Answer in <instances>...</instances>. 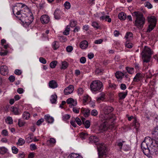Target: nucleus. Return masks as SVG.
Returning <instances> with one entry per match:
<instances>
[{
  "mask_svg": "<svg viewBox=\"0 0 158 158\" xmlns=\"http://www.w3.org/2000/svg\"><path fill=\"white\" fill-rule=\"evenodd\" d=\"M152 137L155 139L154 141L155 145L153 143L150 145V152L149 157H151L150 155H156L158 154V126H156L152 132Z\"/></svg>",
  "mask_w": 158,
  "mask_h": 158,
  "instance_id": "f257e3e1",
  "label": "nucleus"
},
{
  "mask_svg": "<svg viewBox=\"0 0 158 158\" xmlns=\"http://www.w3.org/2000/svg\"><path fill=\"white\" fill-rule=\"evenodd\" d=\"M132 15L135 18L134 23V25L139 29H142L145 22V19L143 14L140 11H134L132 13Z\"/></svg>",
  "mask_w": 158,
  "mask_h": 158,
  "instance_id": "f03ea898",
  "label": "nucleus"
},
{
  "mask_svg": "<svg viewBox=\"0 0 158 158\" xmlns=\"http://www.w3.org/2000/svg\"><path fill=\"white\" fill-rule=\"evenodd\" d=\"M153 143V140L149 137L144 140L141 143V148L144 153L148 156H149L150 152V145Z\"/></svg>",
  "mask_w": 158,
  "mask_h": 158,
  "instance_id": "7ed1b4c3",
  "label": "nucleus"
},
{
  "mask_svg": "<svg viewBox=\"0 0 158 158\" xmlns=\"http://www.w3.org/2000/svg\"><path fill=\"white\" fill-rule=\"evenodd\" d=\"M113 116V115H109L105 119V120L103 123L101 124L99 128V130L101 132H103L106 130L109 126L112 125V123L114 119Z\"/></svg>",
  "mask_w": 158,
  "mask_h": 158,
  "instance_id": "20e7f679",
  "label": "nucleus"
},
{
  "mask_svg": "<svg viewBox=\"0 0 158 158\" xmlns=\"http://www.w3.org/2000/svg\"><path fill=\"white\" fill-rule=\"evenodd\" d=\"M152 54V52L151 49L147 46H145L141 53L143 62L146 63L149 62Z\"/></svg>",
  "mask_w": 158,
  "mask_h": 158,
  "instance_id": "39448f33",
  "label": "nucleus"
},
{
  "mask_svg": "<svg viewBox=\"0 0 158 158\" xmlns=\"http://www.w3.org/2000/svg\"><path fill=\"white\" fill-rule=\"evenodd\" d=\"M102 82L99 80H95L92 82L90 87L91 89L93 91L101 92L103 89Z\"/></svg>",
  "mask_w": 158,
  "mask_h": 158,
  "instance_id": "423d86ee",
  "label": "nucleus"
},
{
  "mask_svg": "<svg viewBox=\"0 0 158 158\" xmlns=\"http://www.w3.org/2000/svg\"><path fill=\"white\" fill-rule=\"evenodd\" d=\"M148 22V26L147 28V32L149 33L152 31L156 26L157 19L154 16H148L147 17Z\"/></svg>",
  "mask_w": 158,
  "mask_h": 158,
  "instance_id": "0eeeda50",
  "label": "nucleus"
},
{
  "mask_svg": "<svg viewBox=\"0 0 158 158\" xmlns=\"http://www.w3.org/2000/svg\"><path fill=\"white\" fill-rule=\"evenodd\" d=\"M99 158H102L104 155H106L107 151L106 144L101 143L97 146Z\"/></svg>",
  "mask_w": 158,
  "mask_h": 158,
  "instance_id": "6e6552de",
  "label": "nucleus"
},
{
  "mask_svg": "<svg viewBox=\"0 0 158 158\" xmlns=\"http://www.w3.org/2000/svg\"><path fill=\"white\" fill-rule=\"evenodd\" d=\"M20 3H17L16 5L13 6L12 8L13 12L14 15H15V13H16V15H19V16H21L22 15V13H24L23 10H20Z\"/></svg>",
  "mask_w": 158,
  "mask_h": 158,
  "instance_id": "1a4fd4ad",
  "label": "nucleus"
},
{
  "mask_svg": "<svg viewBox=\"0 0 158 158\" xmlns=\"http://www.w3.org/2000/svg\"><path fill=\"white\" fill-rule=\"evenodd\" d=\"M22 14L23 15V17H26V16L28 17L29 21H30V23H32V22L33 20L34 17L33 14L30 10L27 12L26 13H22Z\"/></svg>",
  "mask_w": 158,
  "mask_h": 158,
  "instance_id": "9d476101",
  "label": "nucleus"
},
{
  "mask_svg": "<svg viewBox=\"0 0 158 158\" xmlns=\"http://www.w3.org/2000/svg\"><path fill=\"white\" fill-rule=\"evenodd\" d=\"M19 19L21 20L23 23L26 24L27 26H29L31 23H30V21H29V19L26 16V17H23V15L22 14V15L21 16H16Z\"/></svg>",
  "mask_w": 158,
  "mask_h": 158,
  "instance_id": "9b49d317",
  "label": "nucleus"
},
{
  "mask_svg": "<svg viewBox=\"0 0 158 158\" xmlns=\"http://www.w3.org/2000/svg\"><path fill=\"white\" fill-rule=\"evenodd\" d=\"M114 110V108L111 106H106L103 109V111L106 115H108Z\"/></svg>",
  "mask_w": 158,
  "mask_h": 158,
  "instance_id": "f8f14e48",
  "label": "nucleus"
},
{
  "mask_svg": "<svg viewBox=\"0 0 158 158\" xmlns=\"http://www.w3.org/2000/svg\"><path fill=\"white\" fill-rule=\"evenodd\" d=\"M74 90V87L70 85L66 88L64 90V92L65 95H68L72 93Z\"/></svg>",
  "mask_w": 158,
  "mask_h": 158,
  "instance_id": "ddd939ff",
  "label": "nucleus"
},
{
  "mask_svg": "<svg viewBox=\"0 0 158 158\" xmlns=\"http://www.w3.org/2000/svg\"><path fill=\"white\" fill-rule=\"evenodd\" d=\"M0 73L3 75H7L8 73L7 67L5 65L1 66L0 68Z\"/></svg>",
  "mask_w": 158,
  "mask_h": 158,
  "instance_id": "4468645a",
  "label": "nucleus"
},
{
  "mask_svg": "<svg viewBox=\"0 0 158 158\" xmlns=\"http://www.w3.org/2000/svg\"><path fill=\"white\" fill-rule=\"evenodd\" d=\"M40 20L42 23L47 24L48 23L49 21V18L47 15H44L41 16Z\"/></svg>",
  "mask_w": 158,
  "mask_h": 158,
  "instance_id": "2eb2a0df",
  "label": "nucleus"
},
{
  "mask_svg": "<svg viewBox=\"0 0 158 158\" xmlns=\"http://www.w3.org/2000/svg\"><path fill=\"white\" fill-rule=\"evenodd\" d=\"M66 102L68 104H70V107L71 108L73 106H76L77 104L76 101H75L74 100L71 98H68L66 101Z\"/></svg>",
  "mask_w": 158,
  "mask_h": 158,
  "instance_id": "dca6fc26",
  "label": "nucleus"
},
{
  "mask_svg": "<svg viewBox=\"0 0 158 158\" xmlns=\"http://www.w3.org/2000/svg\"><path fill=\"white\" fill-rule=\"evenodd\" d=\"M81 111L85 117H88L90 114V110L88 109L82 108Z\"/></svg>",
  "mask_w": 158,
  "mask_h": 158,
  "instance_id": "f3484780",
  "label": "nucleus"
},
{
  "mask_svg": "<svg viewBox=\"0 0 158 158\" xmlns=\"http://www.w3.org/2000/svg\"><path fill=\"white\" fill-rule=\"evenodd\" d=\"M48 84L49 87L51 88L55 89L58 87V85L56 82L54 80L50 81Z\"/></svg>",
  "mask_w": 158,
  "mask_h": 158,
  "instance_id": "a211bd4d",
  "label": "nucleus"
},
{
  "mask_svg": "<svg viewBox=\"0 0 158 158\" xmlns=\"http://www.w3.org/2000/svg\"><path fill=\"white\" fill-rule=\"evenodd\" d=\"M89 140L91 143H96L99 140L98 138L96 136L92 135L89 138Z\"/></svg>",
  "mask_w": 158,
  "mask_h": 158,
  "instance_id": "6ab92c4d",
  "label": "nucleus"
},
{
  "mask_svg": "<svg viewBox=\"0 0 158 158\" xmlns=\"http://www.w3.org/2000/svg\"><path fill=\"white\" fill-rule=\"evenodd\" d=\"M44 118L48 123H52L54 121L53 118L48 114L45 115Z\"/></svg>",
  "mask_w": 158,
  "mask_h": 158,
  "instance_id": "aec40b11",
  "label": "nucleus"
},
{
  "mask_svg": "<svg viewBox=\"0 0 158 158\" xmlns=\"http://www.w3.org/2000/svg\"><path fill=\"white\" fill-rule=\"evenodd\" d=\"M88 46V43L86 40H84L81 41L80 44V47L82 49L86 48Z\"/></svg>",
  "mask_w": 158,
  "mask_h": 158,
  "instance_id": "412c9836",
  "label": "nucleus"
},
{
  "mask_svg": "<svg viewBox=\"0 0 158 158\" xmlns=\"http://www.w3.org/2000/svg\"><path fill=\"white\" fill-rule=\"evenodd\" d=\"M142 77V74L141 73H137L133 79V81L135 82H139L140 80Z\"/></svg>",
  "mask_w": 158,
  "mask_h": 158,
  "instance_id": "4be33fe9",
  "label": "nucleus"
},
{
  "mask_svg": "<svg viewBox=\"0 0 158 158\" xmlns=\"http://www.w3.org/2000/svg\"><path fill=\"white\" fill-rule=\"evenodd\" d=\"M100 97L97 98L96 100L98 102H101V101H103L105 98V94L103 92H102L100 94Z\"/></svg>",
  "mask_w": 158,
  "mask_h": 158,
  "instance_id": "5701e85b",
  "label": "nucleus"
},
{
  "mask_svg": "<svg viewBox=\"0 0 158 158\" xmlns=\"http://www.w3.org/2000/svg\"><path fill=\"white\" fill-rule=\"evenodd\" d=\"M124 74L123 73L121 72L118 71H117L115 73V76L116 78L118 79H122L123 78V77L124 76Z\"/></svg>",
  "mask_w": 158,
  "mask_h": 158,
  "instance_id": "b1692460",
  "label": "nucleus"
},
{
  "mask_svg": "<svg viewBox=\"0 0 158 158\" xmlns=\"http://www.w3.org/2000/svg\"><path fill=\"white\" fill-rule=\"evenodd\" d=\"M60 11L56 10L54 13V17L56 19H59L60 18Z\"/></svg>",
  "mask_w": 158,
  "mask_h": 158,
  "instance_id": "393cba45",
  "label": "nucleus"
},
{
  "mask_svg": "<svg viewBox=\"0 0 158 158\" xmlns=\"http://www.w3.org/2000/svg\"><path fill=\"white\" fill-rule=\"evenodd\" d=\"M118 17L119 19L123 20H125L127 17L126 14L124 12H121L119 13Z\"/></svg>",
  "mask_w": 158,
  "mask_h": 158,
  "instance_id": "a878e982",
  "label": "nucleus"
},
{
  "mask_svg": "<svg viewBox=\"0 0 158 158\" xmlns=\"http://www.w3.org/2000/svg\"><path fill=\"white\" fill-rule=\"evenodd\" d=\"M127 92H121L118 94V96L120 99H124L127 95Z\"/></svg>",
  "mask_w": 158,
  "mask_h": 158,
  "instance_id": "bb28decb",
  "label": "nucleus"
},
{
  "mask_svg": "<svg viewBox=\"0 0 158 158\" xmlns=\"http://www.w3.org/2000/svg\"><path fill=\"white\" fill-rule=\"evenodd\" d=\"M68 158H83L82 157L79 155H77V154L72 153L70 154L68 157Z\"/></svg>",
  "mask_w": 158,
  "mask_h": 158,
  "instance_id": "cd10ccee",
  "label": "nucleus"
},
{
  "mask_svg": "<svg viewBox=\"0 0 158 158\" xmlns=\"http://www.w3.org/2000/svg\"><path fill=\"white\" fill-rule=\"evenodd\" d=\"M52 99H51L50 101L52 103H55L56 101L57 96L56 94L52 95L51 96Z\"/></svg>",
  "mask_w": 158,
  "mask_h": 158,
  "instance_id": "c85d7f7f",
  "label": "nucleus"
},
{
  "mask_svg": "<svg viewBox=\"0 0 158 158\" xmlns=\"http://www.w3.org/2000/svg\"><path fill=\"white\" fill-rule=\"evenodd\" d=\"M52 47L54 50H56L59 47L58 43L56 41H54L52 43Z\"/></svg>",
  "mask_w": 158,
  "mask_h": 158,
  "instance_id": "c756f323",
  "label": "nucleus"
},
{
  "mask_svg": "<svg viewBox=\"0 0 158 158\" xmlns=\"http://www.w3.org/2000/svg\"><path fill=\"white\" fill-rule=\"evenodd\" d=\"M88 135L86 133L81 132L80 133V136L82 139H85L88 137Z\"/></svg>",
  "mask_w": 158,
  "mask_h": 158,
  "instance_id": "7c9ffc66",
  "label": "nucleus"
},
{
  "mask_svg": "<svg viewBox=\"0 0 158 158\" xmlns=\"http://www.w3.org/2000/svg\"><path fill=\"white\" fill-rule=\"evenodd\" d=\"M30 114L27 112H24L23 114V118L25 119H28L30 117Z\"/></svg>",
  "mask_w": 158,
  "mask_h": 158,
  "instance_id": "2f4dec72",
  "label": "nucleus"
},
{
  "mask_svg": "<svg viewBox=\"0 0 158 158\" xmlns=\"http://www.w3.org/2000/svg\"><path fill=\"white\" fill-rule=\"evenodd\" d=\"M11 111L13 112L15 114L18 115L19 114L18 109L17 107H12L11 109Z\"/></svg>",
  "mask_w": 158,
  "mask_h": 158,
  "instance_id": "473e14b6",
  "label": "nucleus"
},
{
  "mask_svg": "<svg viewBox=\"0 0 158 158\" xmlns=\"http://www.w3.org/2000/svg\"><path fill=\"white\" fill-rule=\"evenodd\" d=\"M68 63L65 61L62 62V66L61 68V69H65L68 67Z\"/></svg>",
  "mask_w": 158,
  "mask_h": 158,
  "instance_id": "72a5a7b5",
  "label": "nucleus"
},
{
  "mask_svg": "<svg viewBox=\"0 0 158 158\" xmlns=\"http://www.w3.org/2000/svg\"><path fill=\"white\" fill-rule=\"evenodd\" d=\"M25 140L22 139V138H19L18 141V142L17 143V144L18 145L21 146L23 145L25 143Z\"/></svg>",
  "mask_w": 158,
  "mask_h": 158,
  "instance_id": "f704fd0d",
  "label": "nucleus"
},
{
  "mask_svg": "<svg viewBox=\"0 0 158 158\" xmlns=\"http://www.w3.org/2000/svg\"><path fill=\"white\" fill-rule=\"evenodd\" d=\"M126 70L127 71V72L130 74H132L134 73V69L133 68H130L128 67H127L126 68Z\"/></svg>",
  "mask_w": 158,
  "mask_h": 158,
  "instance_id": "c9c22d12",
  "label": "nucleus"
},
{
  "mask_svg": "<svg viewBox=\"0 0 158 158\" xmlns=\"http://www.w3.org/2000/svg\"><path fill=\"white\" fill-rule=\"evenodd\" d=\"M7 151V149L4 147H2L0 148V153L4 154L6 153Z\"/></svg>",
  "mask_w": 158,
  "mask_h": 158,
  "instance_id": "e433bc0d",
  "label": "nucleus"
},
{
  "mask_svg": "<svg viewBox=\"0 0 158 158\" xmlns=\"http://www.w3.org/2000/svg\"><path fill=\"white\" fill-rule=\"evenodd\" d=\"M134 127L137 129L138 128L139 126V123H138L137 120L136 119H135L134 121L133 122V125Z\"/></svg>",
  "mask_w": 158,
  "mask_h": 158,
  "instance_id": "4c0bfd02",
  "label": "nucleus"
},
{
  "mask_svg": "<svg viewBox=\"0 0 158 158\" xmlns=\"http://www.w3.org/2000/svg\"><path fill=\"white\" fill-rule=\"evenodd\" d=\"M57 63V61H53L50 63V66L52 68H54L56 65Z\"/></svg>",
  "mask_w": 158,
  "mask_h": 158,
  "instance_id": "58836bf2",
  "label": "nucleus"
},
{
  "mask_svg": "<svg viewBox=\"0 0 158 158\" xmlns=\"http://www.w3.org/2000/svg\"><path fill=\"white\" fill-rule=\"evenodd\" d=\"M133 36V34L131 32H128L127 33L126 35L125 36V38L126 39H130L131 38H132Z\"/></svg>",
  "mask_w": 158,
  "mask_h": 158,
  "instance_id": "ea45409f",
  "label": "nucleus"
},
{
  "mask_svg": "<svg viewBox=\"0 0 158 158\" xmlns=\"http://www.w3.org/2000/svg\"><path fill=\"white\" fill-rule=\"evenodd\" d=\"M70 31V27L68 26H67L65 30L63 32V34L65 35H67L69 34Z\"/></svg>",
  "mask_w": 158,
  "mask_h": 158,
  "instance_id": "a19ab883",
  "label": "nucleus"
},
{
  "mask_svg": "<svg viewBox=\"0 0 158 158\" xmlns=\"http://www.w3.org/2000/svg\"><path fill=\"white\" fill-rule=\"evenodd\" d=\"M6 121L10 124H11L13 123V120L12 118L10 117H8L7 119H6Z\"/></svg>",
  "mask_w": 158,
  "mask_h": 158,
  "instance_id": "79ce46f5",
  "label": "nucleus"
},
{
  "mask_svg": "<svg viewBox=\"0 0 158 158\" xmlns=\"http://www.w3.org/2000/svg\"><path fill=\"white\" fill-rule=\"evenodd\" d=\"M145 75L147 78H151L152 76V75L150 70H149L148 72L145 73Z\"/></svg>",
  "mask_w": 158,
  "mask_h": 158,
  "instance_id": "37998d69",
  "label": "nucleus"
},
{
  "mask_svg": "<svg viewBox=\"0 0 158 158\" xmlns=\"http://www.w3.org/2000/svg\"><path fill=\"white\" fill-rule=\"evenodd\" d=\"M83 124L85 125L86 128H88L90 126V122L88 120L85 121Z\"/></svg>",
  "mask_w": 158,
  "mask_h": 158,
  "instance_id": "c03bdc74",
  "label": "nucleus"
},
{
  "mask_svg": "<svg viewBox=\"0 0 158 158\" xmlns=\"http://www.w3.org/2000/svg\"><path fill=\"white\" fill-rule=\"evenodd\" d=\"M103 71V70L101 69H100L99 68H97L95 70V72L96 74H101V73Z\"/></svg>",
  "mask_w": 158,
  "mask_h": 158,
  "instance_id": "a18cd8bd",
  "label": "nucleus"
},
{
  "mask_svg": "<svg viewBox=\"0 0 158 158\" xmlns=\"http://www.w3.org/2000/svg\"><path fill=\"white\" fill-rule=\"evenodd\" d=\"M64 6L66 9H69L70 8V3L68 2H66L64 4Z\"/></svg>",
  "mask_w": 158,
  "mask_h": 158,
  "instance_id": "49530a36",
  "label": "nucleus"
},
{
  "mask_svg": "<svg viewBox=\"0 0 158 158\" xmlns=\"http://www.w3.org/2000/svg\"><path fill=\"white\" fill-rule=\"evenodd\" d=\"M20 8H22L25 7V9L27 11V12L30 10L28 8L25 4H23L22 3H20Z\"/></svg>",
  "mask_w": 158,
  "mask_h": 158,
  "instance_id": "de8ad7c7",
  "label": "nucleus"
},
{
  "mask_svg": "<svg viewBox=\"0 0 158 158\" xmlns=\"http://www.w3.org/2000/svg\"><path fill=\"white\" fill-rule=\"evenodd\" d=\"M145 6L148 9H151L152 7V5L149 2H147L145 3Z\"/></svg>",
  "mask_w": 158,
  "mask_h": 158,
  "instance_id": "09e8293b",
  "label": "nucleus"
},
{
  "mask_svg": "<svg viewBox=\"0 0 158 158\" xmlns=\"http://www.w3.org/2000/svg\"><path fill=\"white\" fill-rule=\"evenodd\" d=\"M92 26L97 29H98L99 27L98 23L96 22H93L92 23Z\"/></svg>",
  "mask_w": 158,
  "mask_h": 158,
  "instance_id": "8fccbe9b",
  "label": "nucleus"
},
{
  "mask_svg": "<svg viewBox=\"0 0 158 158\" xmlns=\"http://www.w3.org/2000/svg\"><path fill=\"white\" fill-rule=\"evenodd\" d=\"M91 114L93 116H96L98 114V112L96 110H92L91 112Z\"/></svg>",
  "mask_w": 158,
  "mask_h": 158,
  "instance_id": "3c124183",
  "label": "nucleus"
},
{
  "mask_svg": "<svg viewBox=\"0 0 158 158\" xmlns=\"http://www.w3.org/2000/svg\"><path fill=\"white\" fill-rule=\"evenodd\" d=\"M70 117V116L69 114H65L62 117V118L63 120L66 121L69 119Z\"/></svg>",
  "mask_w": 158,
  "mask_h": 158,
  "instance_id": "603ef678",
  "label": "nucleus"
},
{
  "mask_svg": "<svg viewBox=\"0 0 158 158\" xmlns=\"http://www.w3.org/2000/svg\"><path fill=\"white\" fill-rule=\"evenodd\" d=\"M89 96L88 95L84 97L83 99V103L84 104H85V103L87 102Z\"/></svg>",
  "mask_w": 158,
  "mask_h": 158,
  "instance_id": "864d4df0",
  "label": "nucleus"
},
{
  "mask_svg": "<svg viewBox=\"0 0 158 158\" xmlns=\"http://www.w3.org/2000/svg\"><path fill=\"white\" fill-rule=\"evenodd\" d=\"M109 87L113 89H115L116 88V85L114 84H112L110 82H109Z\"/></svg>",
  "mask_w": 158,
  "mask_h": 158,
  "instance_id": "5fc2aeb1",
  "label": "nucleus"
},
{
  "mask_svg": "<svg viewBox=\"0 0 158 158\" xmlns=\"http://www.w3.org/2000/svg\"><path fill=\"white\" fill-rule=\"evenodd\" d=\"M12 150L13 153L16 154L18 152V149L15 147H13L12 148Z\"/></svg>",
  "mask_w": 158,
  "mask_h": 158,
  "instance_id": "6e6d98bb",
  "label": "nucleus"
},
{
  "mask_svg": "<svg viewBox=\"0 0 158 158\" xmlns=\"http://www.w3.org/2000/svg\"><path fill=\"white\" fill-rule=\"evenodd\" d=\"M40 61L43 64H45L46 63V60L43 57H40L39 59Z\"/></svg>",
  "mask_w": 158,
  "mask_h": 158,
  "instance_id": "4d7b16f0",
  "label": "nucleus"
},
{
  "mask_svg": "<svg viewBox=\"0 0 158 158\" xmlns=\"http://www.w3.org/2000/svg\"><path fill=\"white\" fill-rule=\"evenodd\" d=\"M75 120L76 123L79 125L80 126L82 122L80 119L78 117L76 118Z\"/></svg>",
  "mask_w": 158,
  "mask_h": 158,
  "instance_id": "13d9d810",
  "label": "nucleus"
},
{
  "mask_svg": "<svg viewBox=\"0 0 158 158\" xmlns=\"http://www.w3.org/2000/svg\"><path fill=\"white\" fill-rule=\"evenodd\" d=\"M125 45L126 47L128 48H131L132 47L131 44L129 43L128 42H126Z\"/></svg>",
  "mask_w": 158,
  "mask_h": 158,
  "instance_id": "bf43d9fd",
  "label": "nucleus"
},
{
  "mask_svg": "<svg viewBox=\"0 0 158 158\" xmlns=\"http://www.w3.org/2000/svg\"><path fill=\"white\" fill-rule=\"evenodd\" d=\"M33 137L31 136H29L27 138L26 141L27 143H30L33 141Z\"/></svg>",
  "mask_w": 158,
  "mask_h": 158,
  "instance_id": "052dcab7",
  "label": "nucleus"
},
{
  "mask_svg": "<svg viewBox=\"0 0 158 158\" xmlns=\"http://www.w3.org/2000/svg\"><path fill=\"white\" fill-rule=\"evenodd\" d=\"M77 25V22L76 21H73L72 22H71L70 23V26L71 27H75Z\"/></svg>",
  "mask_w": 158,
  "mask_h": 158,
  "instance_id": "680f3d73",
  "label": "nucleus"
},
{
  "mask_svg": "<svg viewBox=\"0 0 158 158\" xmlns=\"http://www.w3.org/2000/svg\"><path fill=\"white\" fill-rule=\"evenodd\" d=\"M2 134L4 136H6L8 135V132L6 130H3L2 132Z\"/></svg>",
  "mask_w": 158,
  "mask_h": 158,
  "instance_id": "e2e57ef3",
  "label": "nucleus"
},
{
  "mask_svg": "<svg viewBox=\"0 0 158 158\" xmlns=\"http://www.w3.org/2000/svg\"><path fill=\"white\" fill-rule=\"evenodd\" d=\"M103 40L102 39H100L99 40H96L94 41V43L96 44H101L103 42Z\"/></svg>",
  "mask_w": 158,
  "mask_h": 158,
  "instance_id": "0e129e2a",
  "label": "nucleus"
},
{
  "mask_svg": "<svg viewBox=\"0 0 158 158\" xmlns=\"http://www.w3.org/2000/svg\"><path fill=\"white\" fill-rule=\"evenodd\" d=\"M73 49V47L72 46H69L67 47L66 50L68 52H71Z\"/></svg>",
  "mask_w": 158,
  "mask_h": 158,
  "instance_id": "69168bd1",
  "label": "nucleus"
},
{
  "mask_svg": "<svg viewBox=\"0 0 158 158\" xmlns=\"http://www.w3.org/2000/svg\"><path fill=\"white\" fill-rule=\"evenodd\" d=\"M86 58L84 57H82L80 59V62L81 63L84 64L86 62Z\"/></svg>",
  "mask_w": 158,
  "mask_h": 158,
  "instance_id": "338daca9",
  "label": "nucleus"
},
{
  "mask_svg": "<svg viewBox=\"0 0 158 158\" xmlns=\"http://www.w3.org/2000/svg\"><path fill=\"white\" fill-rule=\"evenodd\" d=\"M15 73L16 75H19L21 74L22 72L21 70L19 69H16L15 71Z\"/></svg>",
  "mask_w": 158,
  "mask_h": 158,
  "instance_id": "774afa93",
  "label": "nucleus"
}]
</instances>
